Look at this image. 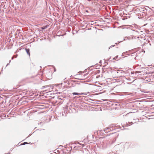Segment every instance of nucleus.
Instances as JSON below:
<instances>
[{
    "instance_id": "15",
    "label": "nucleus",
    "mask_w": 154,
    "mask_h": 154,
    "mask_svg": "<svg viewBox=\"0 0 154 154\" xmlns=\"http://www.w3.org/2000/svg\"><path fill=\"white\" fill-rule=\"evenodd\" d=\"M136 33L137 32V31H136Z\"/></svg>"
},
{
    "instance_id": "4",
    "label": "nucleus",
    "mask_w": 154,
    "mask_h": 154,
    "mask_svg": "<svg viewBox=\"0 0 154 154\" xmlns=\"http://www.w3.org/2000/svg\"><path fill=\"white\" fill-rule=\"evenodd\" d=\"M47 27H48L47 26H44L43 27H41V29H46L47 28Z\"/></svg>"
},
{
    "instance_id": "8",
    "label": "nucleus",
    "mask_w": 154,
    "mask_h": 154,
    "mask_svg": "<svg viewBox=\"0 0 154 154\" xmlns=\"http://www.w3.org/2000/svg\"><path fill=\"white\" fill-rule=\"evenodd\" d=\"M135 39L136 38V36H133L132 38V39H135Z\"/></svg>"
},
{
    "instance_id": "10",
    "label": "nucleus",
    "mask_w": 154,
    "mask_h": 154,
    "mask_svg": "<svg viewBox=\"0 0 154 154\" xmlns=\"http://www.w3.org/2000/svg\"><path fill=\"white\" fill-rule=\"evenodd\" d=\"M139 38V36H137V38Z\"/></svg>"
},
{
    "instance_id": "14",
    "label": "nucleus",
    "mask_w": 154,
    "mask_h": 154,
    "mask_svg": "<svg viewBox=\"0 0 154 154\" xmlns=\"http://www.w3.org/2000/svg\"><path fill=\"white\" fill-rule=\"evenodd\" d=\"M115 44H117V43H115Z\"/></svg>"
},
{
    "instance_id": "3",
    "label": "nucleus",
    "mask_w": 154,
    "mask_h": 154,
    "mask_svg": "<svg viewBox=\"0 0 154 154\" xmlns=\"http://www.w3.org/2000/svg\"><path fill=\"white\" fill-rule=\"evenodd\" d=\"M73 95H81V93H79L74 92L72 93Z\"/></svg>"
},
{
    "instance_id": "11",
    "label": "nucleus",
    "mask_w": 154,
    "mask_h": 154,
    "mask_svg": "<svg viewBox=\"0 0 154 154\" xmlns=\"http://www.w3.org/2000/svg\"><path fill=\"white\" fill-rule=\"evenodd\" d=\"M9 64V63L8 64H7V65H6V66H7L8 64Z\"/></svg>"
},
{
    "instance_id": "6",
    "label": "nucleus",
    "mask_w": 154,
    "mask_h": 154,
    "mask_svg": "<svg viewBox=\"0 0 154 154\" xmlns=\"http://www.w3.org/2000/svg\"><path fill=\"white\" fill-rule=\"evenodd\" d=\"M118 57V56H116L114 58H113V59L116 60L117 58V57Z\"/></svg>"
},
{
    "instance_id": "13",
    "label": "nucleus",
    "mask_w": 154,
    "mask_h": 154,
    "mask_svg": "<svg viewBox=\"0 0 154 154\" xmlns=\"http://www.w3.org/2000/svg\"><path fill=\"white\" fill-rule=\"evenodd\" d=\"M121 42H121H119V43H120Z\"/></svg>"
},
{
    "instance_id": "12",
    "label": "nucleus",
    "mask_w": 154,
    "mask_h": 154,
    "mask_svg": "<svg viewBox=\"0 0 154 154\" xmlns=\"http://www.w3.org/2000/svg\"><path fill=\"white\" fill-rule=\"evenodd\" d=\"M88 10H86V12H88Z\"/></svg>"
},
{
    "instance_id": "9",
    "label": "nucleus",
    "mask_w": 154,
    "mask_h": 154,
    "mask_svg": "<svg viewBox=\"0 0 154 154\" xmlns=\"http://www.w3.org/2000/svg\"><path fill=\"white\" fill-rule=\"evenodd\" d=\"M115 45H112L109 48V49H110V48L112 46V47H114Z\"/></svg>"
},
{
    "instance_id": "7",
    "label": "nucleus",
    "mask_w": 154,
    "mask_h": 154,
    "mask_svg": "<svg viewBox=\"0 0 154 154\" xmlns=\"http://www.w3.org/2000/svg\"><path fill=\"white\" fill-rule=\"evenodd\" d=\"M28 144V143L27 142H24V143H23V145Z\"/></svg>"
},
{
    "instance_id": "1",
    "label": "nucleus",
    "mask_w": 154,
    "mask_h": 154,
    "mask_svg": "<svg viewBox=\"0 0 154 154\" xmlns=\"http://www.w3.org/2000/svg\"><path fill=\"white\" fill-rule=\"evenodd\" d=\"M139 10L141 12H142L143 13H146L147 12V10L146 9V8L143 7V8H140Z\"/></svg>"
},
{
    "instance_id": "5",
    "label": "nucleus",
    "mask_w": 154,
    "mask_h": 154,
    "mask_svg": "<svg viewBox=\"0 0 154 154\" xmlns=\"http://www.w3.org/2000/svg\"><path fill=\"white\" fill-rule=\"evenodd\" d=\"M81 95H86L87 94H86L85 93H81Z\"/></svg>"
},
{
    "instance_id": "2",
    "label": "nucleus",
    "mask_w": 154,
    "mask_h": 154,
    "mask_svg": "<svg viewBox=\"0 0 154 154\" xmlns=\"http://www.w3.org/2000/svg\"><path fill=\"white\" fill-rule=\"evenodd\" d=\"M26 52L27 53V54L30 56V53L29 52V48H26Z\"/></svg>"
}]
</instances>
